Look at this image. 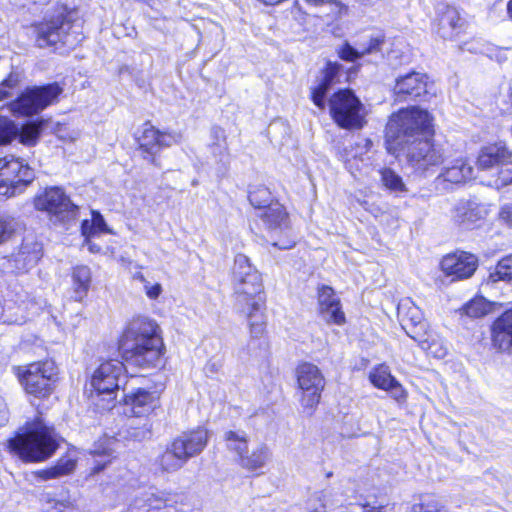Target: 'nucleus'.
<instances>
[{"label": "nucleus", "mask_w": 512, "mask_h": 512, "mask_svg": "<svg viewBox=\"0 0 512 512\" xmlns=\"http://www.w3.org/2000/svg\"><path fill=\"white\" fill-rule=\"evenodd\" d=\"M372 146V142L369 139H361L358 143L355 144V147H351L350 154L352 157H362L366 154Z\"/></svg>", "instance_id": "57"}, {"label": "nucleus", "mask_w": 512, "mask_h": 512, "mask_svg": "<svg viewBox=\"0 0 512 512\" xmlns=\"http://www.w3.org/2000/svg\"><path fill=\"white\" fill-rule=\"evenodd\" d=\"M17 375L28 394L37 398H46L53 391L57 367L51 360L35 362L19 367Z\"/></svg>", "instance_id": "8"}, {"label": "nucleus", "mask_w": 512, "mask_h": 512, "mask_svg": "<svg viewBox=\"0 0 512 512\" xmlns=\"http://www.w3.org/2000/svg\"><path fill=\"white\" fill-rule=\"evenodd\" d=\"M447 165L442 169L440 177L451 183H463L473 177V167L463 155L451 157Z\"/></svg>", "instance_id": "22"}, {"label": "nucleus", "mask_w": 512, "mask_h": 512, "mask_svg": "<svg viewBox=\"0 0 512 512\" xmlns=\"http://www.w3.org/2000/svg\"><path fill=\"white\" fill-rule=\"evenodd\" d=\"M14 86V82L11 78L6 79L3 84L0 86V100L9 96V92L6 88H12Z\"/></svg>", "instance_id": "63"}, {"label": "nucleus", "mask_w": 512, "mask_h": 512, "mask_svg": "<svg viewBox=\"0 0 512 512\" xmlns=\"http://www.w3.org/2000/svg\"><path fill=\"white\" fill-rule=\"evenodd\" d=\"M487 184L498 189L512 184V158L493 173V178Z\"/></svg>", "instance_id": "46"}, {"label": "nucleus", "mask_w": 512, "mask_h": 512, "mask_svg": "<svg viewBox=\"0 0 512 512\" xmlns=\"http://www.w3.org/2000/svg\"><path fill=\"white\" fill-rule=\"evenodd\" d=\"M92 282L91 269L86 265H77L71 271L73 299L82 301L88 294Z\"/></svg>", "instance_id": "24"}, {"label": "nucleus", "mask_w": 512, "mask_h": 512, "mask_svg": "<svg viewBox=\"0 0 512 512\" xmlns=\"http://www.w3.org/2000/svg\"><path fill=\"white\" fill-rule=\"evenodd\" d=\"M124 403L127 415L143 419V423L139 427L130 425L129 436L137 441L148 438L151 434V424L148 421V416L160 405L157 394L138 388L125 395Z\"/></svg>", "instance_id": "6"}, {"label": "nucleus", "mask_w": 512, "mask_h": 512, "mask_svg": "<svg viewBox=\"0 0 512 512\" xmlns=\"http://www.w3.org/2000/svg\"><path fill=\"white\" fill-rule=\"evenodd\" d=\"M338 505L332 490L314 492L307 500L306 507L311 512H328Z\"/></svg>", "instance_id": "30"}, {"label": "nucleus", "mask_w": 512, "mask_h": 512, "mask_svg": "<svg viewBox=\"0 0 512 512\" xmlns=\"http://www.w3.org/2000/svg\"><path fill=\"white\" fill-rule=\"evenodd\" d=\"M433 133V117L417 106L401 109L394 113L386 126L387 149L396 153L404 150L412 141L420 140V136Z\"/></svg>", "instance_id": "4"}, {"label": "nucleus", "mask_w": 512, "mask_h": 512, "mask_svg": "<svg viewBox=\"0 0 512 512\" xmlns=\"http://www.w3.org/2000/svg\"><path fill=\"white\" fill-rule=\"evenodd\" d=\"M122 358L130 365L142 368L164 366L165 345L156 321L146 317L134 318L119 342Z\"/></svg>", "instance_id": "2"}, {"label": "nucleus", "mask_w": 512, "mask_h": 512, "mask_svg": "<svg viewBox=\"0 0 512 512\" xmlns=\"http://www.w3.org/2000/svg\"><path fill=\"white\" fill-rule=\"evenodd\" d=\"M427 76L412 72L396 79L393 94L395 101L415 100L427 92Z\"/></svg>", "instance_id": "16"}, {"label": "nucleus", "mask_w": 512, "mask_h": 512, "mask_svg": "<svg viewBox=\"0 0 512 512\" xmlns=\"http://www.w3.org/2000/svg\"><path fill=\"white\" fill-rule=\"evenodd\" d=\"M34 207L60 222L77 221L81 213L80 207L59 186L47 187L39 192L34 198Z\"/></svg>", "instance_id": "7"}, {"label": "nucleus", "mask_w": 512, "mask_h": 512, "mask_svg": "<svg viewBox=\"0 0 512 512\" xmlns=\"http://www.w3.org/2000/svg\"><path fill=\"white\" fill-rule=\"evenodd\" d=\"M403 151L411 165L423 173L443 164L452 157L448 147L428 139L412 141Z\"/></svg>", "instance_id": "10"}, {"label": "nucleus", "mask_w": 512, "mask_h": 512, "mask_svg": "<svg viewBox=\"0 0 512 512\" xmlns=\"http://www.w3.org/2000/svg\"><path fill=\"white\" fill-rule=\"evenodd\" d=\"M407 334L416 342H418L419 346L425 350L429 355H432L436 358H444L447 354V348L442 344V342L436 340L434 337H425V335H421L416 332H408Z\"/></svg>", "instance_id": "36"}, {"label": "nucleus", "mask_w": 512, "mask_h": 512, "mask_svg": "<svg viewBox=\"0 0 512 512\" xmlns=\"http://www.w3.org/2000/svg\"><path fill=\"white\" fill-rule=\"evenodd\" d=\"M59 447V437L42 417L27 422L25 432L8 441L9 451L24 462H41Z\"/></svg>", "instance_id": "3"}, {"label": "nucleus", "mask_w": 512, "mask_h": 512, "mask_svg": "<svg viewBox=\"0 0 512 512\" xmlns=\"http://www.w3.org/2000/svg\"><path fill=\"white\" fill-rule=\"evenodd\" d=\"M368 379L375 388L385 391L396 378L387 365L379 364L369 371Z\"/></svg>", "instance_id": "42"}, {"label": "nucleus", "mask_w": 512, "mask_h": 512, "mask_svg": "<svg viewBox=\"0 0 512 512\" xmlns=\"http://www.w3.org/2000/svg\"><path fill=\"white\" fill-rule=\"evenodd\" d=\"M125 371L124 364L117 359L101 362L91 377V386L98 396H104L107 404L102 408L109 409L113 406L116 392L119 389V380Z\"/></svg>", "instance_id": "12"}, {"label": "nucleus", "mask_w": 512, "mask_h": 512, "mask_svg": "<svg viewBox=\"0 0 512 512\" xmlns=\"http://www.w3.org/2000/svg\"><path fill=\"white\" fill-rule=\"evenodd\" d=\"M389 505V498L386 495L368 497L362 503L363 512H382Z\"/></svg>", "instance_id": "53"}, {"label": "nucleus", "mask_w": 512, "mask_h": 512, "mask_svg": "<svg viewBox=\"0 0 512 512\" xmlns=\"http://www.w3.org/2000/svg\"><path fill=\"white\" fill-rule=\"evenodd\" d=\"M249 201L257 209H264L273 202L271 192L264 186L256 187L249 193Z\"/></svg>", "instance_id": "48"}, {"label": "nucleus", "mask_w": 512, "mask_h": 512, "mask_svg": "<svg viewBox=\"0 0 512 512\" xmlns=\"http://www.w3.org/2000/svg\"><path fill=\"white\" fill-rule=\"evenodd\" d=\"M504 281L512 285V254L498 261L493 271L487 278V285Z\"/></svg>", "instance_id": "40"}, {"label": "nucleus", "mask_w": 512, "mask_h": 512, "mask_svg": "<svg viewBox=\"0 0 512 512\" xmlns=\"http://www.w3.org/2000/svg\"><path fill=\"white\" fill-rule=\"evenodd\" d=\"M339 68L340 65L337 63H328L323 71V78L321 82L312 89V101L321 109L325 106L324 97L330 86L334 83L339 72Z\"/></svg>", "instance_id": "28"}, {"label": "nucleus", "mask_w": 512, "mask_h": 512, "mask_svg": "<svg viewBox=\"0 0 512 512\" xmlns=\"http://www.w3.org/2000/svg\"><path fill=\"white\" fill-rule=\"evenodd\" d=\"M498 218L502 222L512 224V204H504L501 206L498 213Z\"/></svg>", "instance_id": "61"}, {"label": "nucleus", "mask_w": 512, "mask_h": 512, "mask_svg": "<svg viewBox=\"0 0 512 512\" xmlns=\"http://www.w3.org/2000/svg\"><path fill=\"white\" fill-rule=\"evenodd\" d=\"M123 266L132 274L134 280L139 281L143 285L146 296L151 300H156L162 293V286L158 282H151L138 270V266L132 261L122 259Z\"/></svg>", "instance_id": "33"}, {"label": "nucleus", "mask_w": 512, "mask_h": 512, "mask_svg": "<svg viewBox=\"0 0 512 512\" xmlns=\"http://www.w3.org/2000/svg\"><path fill=\"white\" fill-rule=\"evenodd\" d=\"M493 343L499 350L512 353V309L494 322Z\"/></svg>", "instance_id": "23"}, {"label": "nucleus", "mask_w": 512, "mask_h": 512, "mask_svg": "<svg viewBox=\"0 0 512 512\" xmlns=\"http://www.w3.org/2000/svg\"><path fill=\"white\" fill-rule=\"evenodd\" d=\"M14 159L12 156L0 158V195L2 196H8L10 193L11 188L8 184L9 180H11V172L8 170V166Z\"/></svg>", "instance_id": "51"}, {"label": "nucleus", "mask_w": 512, "mask_h": 512, "mask_svg": "<svg viewBox=\"0 0 512 512\" xmlns=\"http://www.w3.org/2000/svg\"><path fill=\"white\" fill-rule=\"evenodd\" d=\"M8 170L11 172V180H9L8 184L11 189L8 196L15 194L19 184L27 185L34 178L32 170L19 159L12 160V163L8 166Z\"/></svg>", "instance_id": "31"}, {"label": "nucleus", "mask_w": 512, "mask_h": 512, "mask_svg": "<svg viewBox=\"0 0 512 512\" xmlns=\"http://www.w3.org/2000/svg\"><path fill=\"white\" fill-rule=\"evenodd\" d=\"M327 9L326 17L329 21H338L349 14V7L339 0H328L324 5Z\"/></svg>", "instance_id": "49"}, {"label": "nucleus", "mask_w": 512, "mask_h": 512, "mask_svg": "<svg viewBox=\"0 0 512 512\" xmlns=\"http://www.w3.org/2000/svg\"><path fill=\"white\" fill-rule=\"evenodd\" d=\"M107 233H112L108 226H81V234L85 238V244L92 253L100 251V246L93 243L92 239L100 238Z\"/></svg>", "instance_id": "43"}, {"label": "nucleus", "mask_w": 512, "mask_h": 512, "mask_svg": "<svg viewBox=\"0 0 512 512\" xmlns=\"http://www.w3.org/2000/svg\"><path fill=\"white\" fill-rule=\"evenodd\" d=\"M267 234L266 242L280 249H290L294 247L295 240L288 239L290 226H264Z\"/></svg>", "instance_id": "34"}, {"label": "nucleus", "mask_w": 512, "mask_h": 512, "mask_svg": "<svg viewBox=\"0 0 512 512\" xmlns=\"http://www.w3.org/2000/svg\"><path fill=\"white\" fill-rule=\"evenodd\" d=\"M42 255V245L32 238H27L8 261L17 272L23 273L35 267Z\"/></svg>", "instance_id": "19"}, {"label": "nucleus", "mask_w": 512, "mask_h": 512, "mask_svg": "<svg viewBox=\"0 0 512 512\" xmlns=\"http://www.w3.org/2000/svg\"><path fill=\"white\" fill-rule=\"evenodd\" d=\"M9 110L14 116L30 117L40 113L34 100L26 90L14 101L9 103Z\"/></svg>", "instance_id": "39"}, {"label": "nucleus", "mask_w": 512, "mask_h": 512, "mask_svg": "<svg viewBox=\"0 0 512 512\" xmlns=\"http://www.w3.org/2000/svg\"><path fill=\"white\" fill-rule=\"evenodd\" d=\"M340 299L337 297L334 289L330 286L322 285L318 288V306L319 311L327 309L333 304H338Z\"/></svg>", "instance_id": "52"}, {"label": "nucleus", "mask_w": 512, "mask_h": 512, "mask_svg": "<svg viewBox=\"0 0 512 512\" xmlns=\"http://www.w3.org/2000/svg\"><path fill=\"white\" fill-rule=\"evenodd\" d=\"M380 176L382 185L391 193L401 196L408 192V188L403 179L394 170L383 168L380 170Z\"/></svg>", "instance_id": "37"}, {"label": "nucleus", "mask_w": 512, "mask_h": 512, "mask_svg": "<svg viewBox=\"0 0 512 512\" xmlns=\"http://www.w3.org/2000/svg\"><path fill=\"white\" fill-rule=\"evenodd\" d=\"M4 323L18 324L25 323L31 315L37 314L39 306L25 295H18L16 300H7L5 302Z\"/></svg>", "instance_id": "20"}, {"label": "nucleus", "mask_w": 512, "mask_h": 512, "mask_svg": "<svg viewBox=\"0 0 512 512\" xmlns=\"http://www.w3.org/2000/svg\"><path fill=\"white\" fill-rule=\"evenodd\" d=\"M384 40L380 36L368 37L351 46L348 43L343 44L338 53L341 59L354 62L366 55L380 51Z\"/></svg>", "instance_id": "21"}, {"label": "nucleus", "mask_w": 512, "mask_h": 512, "mask_svg": "<svg viewBox=\"0 0 512 512\" xmlns=\"http://www.w3.org/2000/svg\"><path fill=\"white\" fill-rule=\"evenodd\" d=\"M209 440L208 431L203 427L182 432L172 442L183 456L189 459L198 456L206 448Z\"/></svg>", "instance_id": "18"}, {"label": "nucleus", "mask_w": 512, "mask_h": 512, "mask_svg": "<svg viewBox=\"0 0 512 512\" xmlns=\"http://www.w3.org/2000/svg\"><path fill=\"white\" fill-rule=\"evenodd\" d=\"M18 134V125L11 119L0 116V145L11 143Z\"/></svg>", "instance_id": "47"}, {"label": "nucleus", "mask_w": 512, "mask_h": 512, "mask_svg": "<svg viewBox=\"0 0 512 512\" xmlns=\"http://www.w3.org/2000/svg\"><path fill=\"white\" fill-rule=\"evenodd\" d=\"M76 464V457L68 454L61 457L54 466L38 471L37 476L42 480L58 479L73 473Z\"/></svg>", "instance_id": "29"}, {"label": "nucleus", "mask_w": 512, "mask_h": 512, "mask_svg": "<svg viewBox=\"0 0 512 512\" xmlns=\"http://www.w3.org/2000/svg\"><path fill=\"white\" fill-rule=\"evenodd\" d=\"M411 512H448L443 508H439L434 504H415L412 506Z\"/></svg>", "instance_id": "60"}, {"label": "nucleus", "mask_w": 512, "mask_h": 512, "mask_svg": "<svg viewBox=\"0 0 512 512\" xmlns=\"http://www.w3.org/2000/svg\"><path fill=\"white\" fill-rule=\"evenodd\" d=\"M43 123L42 120L34 121L22 125L21 128L18 127L19 142L25 146H35L39 141Z\"/></svg>", "instance_id": "41"}, {"label": "nucleus", "mask_w": 512, "mask_h": 512, "mask_svg": "<svg viewBox=\"0 0 512 512\" xmlns=\"http://www.w3.org/2000/svg\"><path fill=\"white\" fill-rule=\"evenodd\" d=\"M73 509V503L70 500H55L47 512H65Z\"/></svg>", "instance_id": "59"}, {"label": "nucleus", "mask_w": 512, "mask_h": 512, "mask_svg": "<svg viewBox=\"0 0 512 512\" xmlns=\"http://www.w3.org/2000/svg\"><path fill=\"white\" fill-rule=\"evenodd\" d=\"M181 134L180 133H168V132H161L159 133V149L163 147H170L173 144H177L181 141Z\"/></svg>", "instance_id": "56"}, {"label": "nucleus", "mask_w": 512, "mask_h": 512, "mask_svg": "<svg viewBox=\"0 0 512 512\" xmlns=\"http://www.w3.org/2000/svg\"><path fill=\"white\" fill-rule=\"evenodd\" d=\"M26 92L34 100L38 111L41 112L57 101L59 95L62 93V88L54 83L46 86L28 88Z\"/></svg>", "instance_id": "26"}, {"label": "nucleus", "mask_w": 512, "mask_h": 512, "mask_svg": "<svg viewBox=\"0 0 512 512\" xmlns=\"http://www.w3.org/2000/svg\"><path fill=\"white\" fill-rule=\"evenodd\" d=\"M478 267V258L469 252L455 251L442 257L440 269L453 281L470 278Z\"/></svg>", "instance_id": "14"}, {"label": "nucleus", "mask_w": 512, "mask_h": 512, "mask_svg": "<svg viewBox=\"0 0 512 512\" xmlns=\"http://www.w3.org/2000/svg\"><path fill=\"white\" fill-rule=\"evenodd\" d=\"M491 304L483 297H476L469 301L463 308L464 313L473 318L487 315L491 311Z\"/></svg>", "instance_id": "45"}, {"label": "nucleus", "mask_w": 512, "mask_h": 512, "mask_svg": "<svg viewBox=\"0 0 512 512\" xmlns=\"http://www.w3.org/2000/svg\"><path fill=\"white\" fill-rule=\"evenodd\" d=\"M159 133L160 131L151 125L146 124L144 126L138 142L140 149L143 153L147 154V156H144L145 158H148V156H154L160 151Z\"/></svg>", "instance_id": "35"}, {"label": "nucleus", "mask_w": 512, "mask_h": 512, "mask_svg": "<svg viewBox=\"0 0 512 512\" xmlns=\"http://www.w3.org/2000/svg\"><path fill=\"white\" fill-rule=\"evenodd\" d=\"M12 234V230L8 226H0V244L5 242Z\"/></svg>", "instance_id": "64"}, {"label": "nucleus", "mask_w": 512, "mask_h": 512, "mask_svg": "<svg viewBox=\"0 0 512 512\" xmlns=\"http://www.w3.org/2000/svg\"><path fill=\"white\" fill-rule=\"evenodd\" d=\"M72 25L61 12L55 18L40 23L37 26L36 43L40 48L56 45L61 42L64 45H72L69 39V31Z\"/></svg>", "instance_id": "13"}, {"label": "nucleus", "mask_w": 512, "mask_h": 512, "mask_svg": "<svg viewBox=\"0 0 512 512\" xmlns=\"http://www.w3.org/2000/svg\"><path fill=\"white\" fill-rule=\"evenodd\" d=\"M460 13L455 7L439 3L436 7L434 29L443 39H453L462 28Z\"/></svg>", "instance_id": "17"}, {"label": "nucleus", "mask_w": 512, "mask_h": 512, "mask_svg": "<svg viewBox=\"0 0 512 512\" xmlns=\"http://www.w3.org/2000/svg\"><path fill=\"white\" fill-rule=\"evenodd\" d=\"M223 439L234 462L246 472L260 474L271 461L272 452L268 445L259 443L250 449L249 436L243 430H228Z\"/></svg>", "instance_id": "5"}, {"label": "nucleus", "mask_w": 512, "mask_h": 512, "mask_svg": "<svg viewBox=\"0 0 512 512\" xmlns=\"http://www.w3.org/2000/svg\"><path fill=\"white\" fill-rule=\"evenodd\" d=\"M235 309L246 318L249 330V347L256 353L267 347L266 317L262 311L265 303L262 275L244 254L238 253L232 267Z\"/></svg>", "instance_id": "1"}, {"label": "nucleus", "mask_w": 512, "mask_h": 512, "mask_svg": "<svg viewBox=\"0 0 512 512\" xmlns=\"http://www.w3.org/2000/svg\"><path fill=\"white\" fill-rule=\"evenodd\" d=\"M330 113L338 126L345 129H359L366 120V110L351 90H340L329 100Z\"/></svg>", "instance_id": "9"}, {"label": "nucleus", "mask_w": 512, "mask_h": 512, "mask_svg": "<svg viewBox=\"0 0 512 512\" xmlns=\"http://www.w3.org/2000/svg\"><path fill=\"white\" fill-rule=\"evenodd\" d=\"M488 207L475 201H460L455 207L456 220L460 222H476L488 215Z\"/></svg>", "instance_id": "27"}, {"label": "nucleus", "mask_w": 512, "mask_h": 512, "mask_svg": "<svg viewBox=\"0 0 512 512\" xmlns=\"http://www.w3.org/2000/svg\"><path fill=\"white\" fill-rule=\"evenodd\" d=\"M158 462L163 471L175 472L180 470L188 460L171 441L160 455Z\"/></svg>", "instance_id": "32"}, {"label": "nucleus", "mask_w": 512, "mask_h": 512, "mask_svg": "<svg viewBox=\"0 0 512 512\" xmlns=\"http://www.w3.org/2000/svg\"><path fill=\"white\" fill-rule=\"evenodd\" d=\"M397 310L404 329L409 327H419V330L425 329L426 324L424 323L423 313L410 299H403L398 304Z\"/></svg>", "instance_id": "25"}, {"label": "nucleus", "mask_w": 512, "mask_h": 512, "mask_svg": "<svg viewBox=\"0 0 512 512\" xmlns=\"http://www.w3.org/2000/svg\"><path fill=\"white\" fill-rule=\"evenodd\" d=\"M9 110L14 116L30 117L40 113L34 100L26 90L14 101L9 103Z\"/></svg>", "instance_id": "38"}, {"label": "nucleus", "mask_w": 512, "mask_h": 512, "mask_svg": "<svg viewBox=\"0 0 512 512\" xmlns=\"http://www.w3.org/2000/svg\"><path fill=\"white\" fill-rule=\"evenodd\" d=\"M385 391L400 405L407 401L408 392L397 379H395Z\"/></svg>", "instance_id": "54"}, {"label": "nucleus", "mask_w": 512, "mask_h": 512, "mask_svg": "<svg viewBox=\"0 0 512 512\" xmlns=\"http://www.w3.org/2000/svg\"><path fill=\"white\" fill-rule=\"evenodd\" d=\"M319 312L328 324L343 325L346 322L345 313L342 310L340 301L338 304H333L331 307L322 309Z\"/></svg>", "instance_id": "50"}, {"label": "nucleus", "mask_w": 512, "mask_h": 512, "mask_svg": "<svg viewBox=\"0 0 512 512\" xmlns=\"http://www.w3.org/2000/svg\"><path fill=\"white\" fill-rule=\"evenodd\" d=\"M56 134L59 139L67 142H74L80 137V132L78 130L69 131L66 127L59 126L56 129Z\"/></svg>", "instance_id": "58"}, {"label": "nucleus", "mask_w": 512, "mask_h": 512, "mask_svg": "<svg viewBox=\"0 0 512 512\" xmlns=\"http://www.w3.org/2000/svg\"><path fill=\"white\" fill-rule=\"evenodd\" d=\"M91 220L84 218L81 220V224H105L103 216L95 210H89Z\"/></svg>", "instance_id": "62"}, {"label": "nucleus", "mask_w": 512, "mask_h": 512, "mask_svg": "<svg viewBox=\"0 0 512 512\" xmlns=\"http://www.w3.org/2000/svg\"><path fill=\"white\" fill-rule=\"evenodd\" d=\"M512 158V151L505 142L497 141L482 146L478 152L476 166L482 172L497 171Z\"/></svg>", "instance_id": "15"}, {"label": "nucleus", "mask_w": 512, "mask_h": 512, "mask_svg": "<svg viewBox=\"0 0 512 512\" xmlns=\"http://www.w3.org/2000/svg\"><path fill=\"white\" fill-rule=\"evenodd\" d=\"M263 210L261 217L271 224H280L288 220L289 216L285 207L277 201H273Z\"/></svg>", "instance_id": "44"}, {"label": "nucleus", "mask_w": 512, "mask_h": 512, "mask_svg": "<svg viewBox=\"0 0 512 512\" xmlns=\"http://www.w3.org/2000/svg\"><path fill=\"white\" fill-rule=\"evenodd\" d=\"M91 453L94 456L104 458L103 460L102 459L96 460L95 466L92 470L93 474L99 473L106 467L107 464H109L111 462L112 454H111V450L108 448H104L103 450H99V449L95 448L91 451Z\"/></svg>", "instance_id": "55"}, {"label": "nucleus", "mask_w": 512, "mask_h": 512, "mask_svg": "<svg viewBox=\"0 0 512 512\" xmlns=\"http://www.w3.org/2000/svg\"><path fill=\"white\" fill-rule=\"evenodd\" d=\"M296 379L301 392L300 404L308 414H312L325 387L324 376L316 365L305 362L297 367Z\"/></svg>", "instance_id": "11"}]
</instances>
